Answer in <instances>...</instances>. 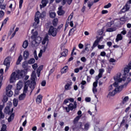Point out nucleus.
Returning a JSON list of instances; mask_svg holds the SVG:
<instances>
[{"label":"nucleus","instance_id":"473e14b6","mask_svg":"<svg viewBox=\"0 0 131 131\" xmlns=\"http://www.w3.org/2000/svg\"><path fill=\"white\" fill-rule=\"evenodd\" d=\"M49 16L50 18L54 19L56 17V13L55 12H50Z\"/></svg>","mask_w":131,"mask_h":131},{"label":"nucleus","instance_id":"bb28decb","mask_svg":"<svg viewBox=\"0 0 131 131\" xmlns=\"http://www.w3.org/2000/svg\"><path fill=\"white\" fill-rule=\"evenodd\" d=\"M90 48H91V43H85V51L89 52L90 51Z\"/></svg>","mask_w":131,"mask_h":131},{"label":"nucleus","instance_id":"c756f323","mask_svg":"<svg viewBox=\"0 0 131 131\" xmlns=\"http://www.w3.org/2000/svg\"><path fill=\"white\" fill-rule=\"evenodd\" d=\"M68 108H69L71 111H72L73 109H76V107H75V106L72 103H70L68 105Z\"/></svg>","mask_w":131,"mask_h":131},{"label":"nucleus","instance_id":"0eeeda50","mask_svg":"<svg viewBox=\"0 0 131 131\" xmlns=\"http://www.w3.org/2000/svg\"><path fill=\"white\" fill-rule=\"evenodd\" d=\"M49 33L50 35L54 37L56 36L57 35V29L54 28L52 26H50L49 30Z\"/></svg>","mask_w":131,"mask_h":131},{"label":"nucleus","instance_id":"79ce46f5","mask_svg":"<svg viewBox=\"0 0 131 131\" xmlns=\"http://www.w3.org/2000/svg\"><path fill=\"white\" fill-rule=\"evenodd\" d=\"M98 82H99V79H96V81L93 83V88L98 86Z\"/></svg>","mask_w":131,"mask_h":131},{"label":"nucleus","instance_id":"f8f14e48","mask_svg":"<svg viewBox=\"0 0 131 131\" xmlns=\"http://www.w3.org/2000/svg\"><path fill=\"white\" fill-rule=\"evenodd\" d=\"M14 111V108H12L11 111H10V106H7L5 107V113H6V114H8V115H10V114H12V113H13V112Z\"/></svg>","mask_w":131,"mask_h":131},{"label":"nucleus","instance_id":"ea45409f","mask_svg":"<svg viewBox=\"0 0 131 131\" xmlns=\"http://www.w3.org/2000/svg\"><path fill=\"white\" fill-rule=\"evenodd\" d=\"M129 99V98L128 97V96H126L124 98V99H123V102L122 103L123 104H125L126 102H127L128 101V99Z\"/></svg>","mask_w":131,"mask_h":131},{"label":"nucleus","instance_id":"dca6fc26","mask_svg":"<svg viewBox=\"0 0 131 131\" xmlns=\"http://www.w3.org/2000/svg\"><path fill=\"white\" fill-rule=\"evenodd\" d=\"M23 58L24 60H27L29 58V52L25 51L24 52Z\"/></svg>","mask_w":131,"mask_h":131},{"label":"nucleus","instance_id":"3c124183","mask_svg":"<svg viewBox=\"0 0 131 131\" xmlns=\"http://www.w3.org/2000/svg\"><path fill=\"white\" fill-rule=\"evenodd\" d=\"M128 35L129 36V41L128 42V43L130 44L131 43V29H130L128 32Z\"/></svg>","mask_w":131,"mask_h":131},{"label":"nucleus","instance_id":"412c9836","mask_svg":"<svg viewBox=\"0 0 131 131\" xmlns=\"http://www.w3.org/2000/svg\"><path fill=\"white\" fill-rule=\"evenodd\" d=\"M68 55V50L64 49L62 53H61V55L62 57H67Z\"/></svg>","mask_w":131,"mask_h":131},{"label":"nucleus","instance_id":"c85d7f7f","mask_svg":"<svg viewBox=\"0 0 131 131\" xmlns=\"http://www.w3.org/2000/svg\"><path fill=\"white\" fill-rule=\"evenodd\" d=\"M71 84L68 83L64 86V89L66 91H68L69 90H71Z\"/></svg>","mask_w":131,"mask_h":131},{"label":"nucleus","instance_id":"1a4fd4ad","mask_svg":"<svg viewBox=\"0 0 131 131\" xmlns=\"http://www.w3.org/2000/svg\"><path fill=\"white\" fill-rule=\"evenodd\" d=\"M39 18H40V13L39 11H37L35 14L34 18L35 24L36 25L39 24Z\"/></svg>","mask_w":131,"mask_h":131},{"label":"nucleus","instance_id":"a878e982","mask_svg":"<svg viewBox=\"0 0 131 131\" xmlns=\"http://www.w3.org/2000/svg\"><path fill=\"white\" fill-rule=\"evenodd\" d=\"M106 32H113V31H116V28H108L106 29Z\"/></svg>","mask_w":131,"mask_h":131},{"label":"nucleus","instance_id":"13d9d810","mask_svg":"<svg viewBox=\"0 0 131 131\" xmlns=\"http://www.w3.org/2000/svg\"><path fill=\"white\" fill-rule=\"evenodd\" d=\"M73 15L74 13L73 12H72V13H71L70 15L69 16L68 20L69 21V20H71V19H72V18H73Z\"/></svg>","mask_w":131,"mask_h":131},{"label":"nucleus","instance_id":"5701e85b","mask_svg":"<svg viewBox=\"0 0 131 131\" xmlns=\"http://www.w3.org/2000/svg\"><path fill=\"white\" fill-rule=\"evenodd\" d=\"M122 36L121 35V34H118L117 35V38L116 39V42H118V41H119V40H122Z\"/></svg>","mask_w":131,"mask_h":131},{"label":"nucleus","instance_id":"c03bdc74","mask_svg":"<svg viewBox=\"0 0 131 131\" xmlns=\"http://www.w3.org/2000/svg\"><path fill=\"white\" fill-rule=\"evenodd\" d=\"M13 105L14 107H17V106H18V101L17 100V99H14L13 100Z\"/></svg>","mask_w":131,"mask_h":131},{"label":"nucleus","instance_id":"a211bd4d","mask_svg":"<svg viewBox=\"0 0 131 131\" xmlns=\"http://www.w3.org/2000/svg\"><path fill=\"white\" fill-rule=\"evenodd\" d=\"M23 86V83L21 81H19L17 83V87L16 89L17 91H20L21 89H22V87Z\"/></svg>","mask_w":131,"mask_h":131},{"label":"nucleus","instance_id":"4c0bfd02","mask_svg":"<svg viewBox=\"0 0 131 131\" xmlns=\"http://www.w3.org/2000/svg\"><path fill=\"white\" fill-rule=\"evenodd\" d=\"M113 24H114V21H113L108 22L106 24V27H111L112 26V25H113Z\"/></svg>","mask_w":131,"mask_h":131},{"label":"nucleus","instance_id":"4d7b16f0","mask_svg":"<svg viewBox=\"0 0 131 131\" xmlns=\"http://www.w3.org/2000/svg\"><path fill=\"white\" fill-rule=\"evenodd\" d=\"M32 66V68L34 70H36V69H37V63H34Z\"/></svg>","mask_w":131,"mask_h":131},{"label":"nucleus","instance_id":"39448f33","mask_svg":"<svg viewBox=\"0 0 131 131\" xmlns=\"http://www.w3.org/2000/svg\"><path fill=\"white\" fill-rule=\"evenodd\" d=\"M27 74V70H18L17 73L16 74V77L18 79L20 78H22L23 76H25Z\"/></svg>","mask_w":131,"mask_h":131},{"label":"nucleus","instance_id":"774afa93","mask_svg":"<svg viewBox=\"0 0 131 131\" xmlns=\"http://www.w3.org/2000/svg\"><path fill=\"white\" fill-rule=\"evenodd\" d=\"M105 46L104 45H98V48L99 50H102V49H104Z\"/></svg>","mask_w":131,"mask_h":131},{"label":"nucleus","instance_id":"6e6d98bb","mask_svg":"<svg viewBox=\"0 0 131 131\" xmlns=\"http://www.w3.org/2000/svg\"><path fill=\"white\" fill-rule=\"evenodd\" d=\"M23 1L24 0H19V9H21L22 8V5H23Z\"/></svg>","mask_w":131,"mask_h":131},{"label":"nucleus","instance_id":"7ed1b4c3","mask_svg":"<svg viewBox=\"0 0 131 131\" xmlns=\"http://www.w3.org/2000/svg\"><path fill=\"white\" fill-rule=\"evenodd\" d=\"M35 78H36V75L34 73H32L31 77V80H28L25 84V85L28 84H32L33 86L36 85V83L35 82Z\"/></svg>","mask_w":131,"mask_h":131},{"label":"nucleus","instance_id":"2eb2a0df","mask_svg":"<svg viewBox=\"0 0 131 131\" xmlns=\"http://www.w3.org/2000/svg\"><path fill=\"white\" fill-rule=\"evenodd\" d=\"M100 40H101V37L98 38L94 41V42L92 47V50H94V48H96V47H97V46H98V45H99V42H100Z\"/></svg>","mask_w":131,"mask_h":131},{"label":"nucleus","instance_id":"6e6552de","mask_svg":"<svg viewBox=\"0 0 131 131\" xmlns=\"http://www.w3.org/2000/svg\"><path fill=\"white\" fill-rule=\"evenodd\" d=\"M12 88L13 86L12 85H8L6 88V96L7 97H12L13 96V92L11 91L12 90Z\"/></svg>","mask_w":131,"mask_h":131},{"label":"nucleus","instance_id":"72a5a7b5","mask_svg":"<svg viewBox=\"0 0 131 131\" xmlns=\"http://www.w3.org/2000/svg\"><path fill=\"white\" fill-rule=\"evenodd\" d=\"M38 35V32H37V31H35L32 36V39H34V38H36V37H37V35Z\"/></svg>","mask_w":131,"mask_h":131},{"label":"nucleus","instance_id":"680f3d73","mask_svg":"<svg viewBox=\"0 0 131 131\" xmlns=\"http://www.w3.org/2000/svg\"><path fill=\"white\" fill-rule=\"evenodd\" d=\"M95 73V70H94L93 69H91L90 71V74H91V75H93V74H94Z\"/></svg>","mask_w":131,"mask_h":131},{"label":"nucleus","instance_id":"2f4dec72","mask_svg":"<svg viewBox=\"0 0 131 131\" xmlns=\"http://www.w3.org/2000/svg\"><path fill=\"white\" fill-rule=\"evenodd\" d=\"M28 47V41L25 40L23 44V48L26 49Z\"/></svg>","mask_w":131,"mask_h":131},{"label":"nucleus","instance_id":"ddd939ff","mask_svg":"<svg viewBox=\"0 0 131 131\" xmlns=\"http://www.w3.org/2000/svg\"><path fill=\"white\" fill-rule=\"evenodd\" d=\"M48 3L49 1L48 0H41L42 5H40V9L41 10L42 8L47 7V5H48Z\"/></svg>","mask_w":131,"mask_h":131},{"label":"nucleus","instance_id":"aec40b11","mask_svg":"<svg viewBox=\"0 0 131 131\" xmlns=\"http://www.w3.org/2000/svg\"><path fill=\"white\" fill-rule=\"evenodd\" d=\"M27 92L28 91V86H29L30 89H31V91L30 92V95H31L32 92H33V90H34V89H35V85H34V86H33V85L29 84L27 85Z\"/></svg>","mask_w":131,"mask_h":131},{"label":"nucleus","instance_id":"49530a36","mask_svg":"<svg viewBox=\"0 0 131 131\" xmlns=\"http://www.w3.org/2000/svg\"><path fill=\"white\" fill-rule=\"evenodd\" d=\"M43 68V66H40L37 70V73L38 72H39L40 73V71L42 70V69Z\"/></svg>","mask_w":131,"mask_h":131},{"label":"nucleus","instance_id":"bf43d9fd","mask_svg":"<svg viewBox=\"0 0 131 131\" xmlns=\"http://www.w3.org/2000/svg\"><path fill=\"white\" fill-rule=\"evenodd\" d=\"M34 56L35 60H38V57L37 56V55L36 54V51H35L34 52Z\"/></svg>","mask_w":131,"mask_h":131},{"label":"nucleus","instance_id":"c9c22d12","mask_svg":"<svg viewBox=\"0 0 131 131\" xmlns=\"http://www.w3.org/2000/svg\"><path fill=\"white\" fill-rule=\"evenodd\" d=\"M28 64H33L35 63V59L34 58H31L28 61Z\"/></svg>","mask_w":131,"mask_h":131},{"label":"nucleus","instance_id":"864d4df0","mask_svg":"<svg viewBox=\"0 0 131 131\" xmlns=\"http://www.w3.org/2000/svg\"><path fill=\"white\" fill-rule=\"evenodd\" d=\"M9 100V98L7 96H5L3 98V102L4 103H6Z\"/></svg>","mask_w":131,"mask_h":131},{"label":"nucleus","instance_id":"338daca9","mask_svg":"<svg viewBox=\"0 0 131 131\" xmlns=\"http://www.w3.org/2000/svg\"><path fill=\"white\" fill-rule=\"evenodd\" d=\"M46 84H47V82L45 80L42 81L41 83V85L42 86H46Z\"/></svg>","mask_w":131,"mask_h":131},{"label":"nucleus","instance_id":"69168bd1","mask_svg":"<svg viewBox=\"0 0 131 131\" xmlns=\"http://www.w3.org/2000/svg\"><path fill=\"white\" fill-rule=\"evenodd\" d=\"M48 42H47L46 46H45L43 47V49L42 50L43 51V52H46V50H47V48L48 47Z\"/></svg>","mask_w":131,"mask_h":131},{"label":"nucleus","instance_id":"9b49d317","mask_svg":"<svg viewBox=\"0 0 131 131\" xmlns=\"http://www.w3.org/2000/svg\"><path fill=\"white\" fill-rule=\"evenodd\" d=\"M41 41V37L38 36L36 37V38L33 39V41H32V46H35L36 43H39Z\"/></svg>","mask_w":131,"mask_h":131},{"label":"nucleus","instance_id":"b1692460","mask_svg":"<svg viewBox=\"0 0 131 131\" xmlns=\"http://www.w3.org/2000/svg\"><path fill=\"white\" fill-rule=\"evenodd\" d=\"M22 60H23V57L22 56V55H20L16 61V65H19V64L21 63V61H22Z\"/></svg>","mask_w":131,"mask_h":131},{"label":"nucleus","instance_id":"8fccbe9b","mask_svg":"<svg viewBox=\"0 0 131 131\" xmlns=\"http://www.w3.org/2000/svg\"><path fill=\"white\" fill-rule=\"evenodd\" d=\"M6 5H2V3L0 2V9L1 10H5L6 9Z\"/></svg>","mask_w":131,"mask_h":131},{"label":"nucleus","instance_id":"f03ea898","mask_svg":"<svg viewBox=\"0 0 131 131\" xmlns=\"http://www.w3.org/2000/svg\"><path fill=\"white\" fill-rule=\"evenodd\" d=\"M118 81H116L113 84V86L115 88L114 91L112 92H109L108 96L109 97H113V96H115L117 93H120L122 90H123V88L124 86H126L127 85V83H125L124 85H121V86L118 85Z\"/></svg>","mask_w":131,"mask_h":131},{"label":"nucleus","instance_id":"e433bc0d","mask_svg":"<svg viewBox=\"0 0 131 131\" xmlns=\"http://www.w3.org/2000/svg\"><path fill=\"white\" fill-rule=\"evenodd\" d=\"M57 14L59 16H63L65 14V11L64 10H59L57 11Z\"/></svg>","mask_w":131,"mask_h":131},{"label":"nucleus","instance_id":"09e8293b","mask_svg":"<svg viewBox=\"0 0 131 131\" xmlns=\"http://www.w3.org/2000/svg\"><path fill=\"white\" fill-rule=\"evenodd\" d=\"M7 130V125L6 124H3L1 128V131H6Z\"/></svg>","mask_w":131,"mask_h":131},{"label":"nucleus","instance_id":"20e7f679","mask_svg":"<svg viewBox=\"0 0 131 131\" xmlns=\"http://www.w3.org/2000/svg\"><path fill=\"white\" fill-rule=\"evenodd\" d=\"M11 60H12V57L11 56H8L6 57L4 61V65L6 66L5 71H8L9 68H10V65L11 64Z\"/></svg>","mask_w":131,"mask_h":131},{"label":"nucleus","instance_id":"e2e57ef3","mask_svg":"<svg viewBox=\"0 0 131 131\" xmlns=\"http://www.w3.org/2000/svg\"><path fill=\"white\" fill-rule=\"evenodd\" d=\"M54 71H55V69L54 68L51 69L49 71V75H51V74H52V73H54Z\"/></svg>","mask_w":131,"mask_h":131},{"label":"nucleus","instance_id":"de8ad7c7","mask_svg":"<svg viewBox=\"0 0 131 131\" xmlns=\"http://www.w3.org/2000/svg\"><path fill=\"white\" fill-rule=\"evenodd\" d=\"M8 20H9V18H6L3 20L1 25V28L3 27V26H4V24H7V22L8 21Z\"/></svg>","mask_w":131,"mask_h":131},{"label":"nucleus","instance_id":"37998d69","mask_svg":"<svg viewBox=\"0 0 131 131\" xmlns=\"http://www.w3.org/2000/svg\"><path fill=\"white\" fill-rule=\"evenodd\" d=\"M46 17V12L43 11L41 14H40V18H41V19H43Z\"/></svg>","mask_w":131,"mask_h":131},{"label":"nucleus","instance_id":"cd10ccee","mask_svg":"<svg viewBox=\"0 0 131 131\" xmlns=\"http://www.w3.org/2000/svg\"><path fill=\"white\" fill-rule=\"evenodd\" d=\"M10 117L8 119V122H11L13 119H14V117H15V115L13 114V113L10 114Z\"/></svg>","mask_w":131,"mask_h":131},{"label":"nucleus","instance_id":"58836bf2","mask_svg":"<svg viewBox=\"0 0 131 131\" xmlns=\"http://www.w3.org/2000/svg\"><path fill=\"white\" fill-rule=\"evenodd\" d=\"M28 66V62H27V61H24L23 63V68H27V67Z\"/></svg>","mask_w":131,"mask_h":131},{"label":"nucleus","instance_id":"6ab92c4d","mask_svg":"<svg viewBox=\"0 0 131 131\" xmlns=\"http://www.w3.org/2000/svg\"><path fill=\"white\" fill-rule=\"evenodd\" d=\"M55 3H56V4H59V3H61L62 6H65V5H66V3H67V0H55Z\"/></svg>","mask_w":131,"mask_h":131},{"label":"nucleus","instance_id":"603ef678","mask_svg":"<svg viewBox=\"0 0 131 131\" xmlns=\"http://www.w3.org/2000/svg\"><path fill=\"white\" fill-rule=\"evenodd\" d=\"M111 6H112L111 3H108L107 5H105L104 6V9H109V8H111Z\"/></svg>","mask_w":131,"mask_h":131},{"label":"nucleus","instance_id":"4be33fe9","mask_svg":"<svg viewBox=\"0 0 131 131\" xmlns=\"http://www.w3.org/2000/svg\"><path fill=\"white\" fill-rule=\"evenodd\" d=\"M49 43V36L46 35L42 41V45H46V42Z\"/></svg>","mask_w":131,"mask_h":131},{"label":"nucleus","instance_id":"0e129e2a","mask_svg":"<svg viewBox=\"0 0 131 131\" xmlns=\"http://www.w3.org/2000/svg\"><path fill=\"white\" fill-rule=\"evenodd\" d=\"M100 56H101V57H105V56H106V52H105V51H102L100 53Z\"/></svg>","mask_w":131,"mask_h":131},{"label":"nucleus","instance_id":"9d476101","mask_svg":"<svg viewBox=\"0 0 131 131\" xmlns=\"http://www.w3.org/2000/svg\"><path fill=\"white\" fill-rule=\"evenodd\" d=\"M129 9H130V6L128 5V4H126L125 5L120 11V14H122V13L127 12Z\"/></svg>","mask_w":131,"mask_h":131},{"label":"nucleus","instance_id":"a18cd8bd","mask_svg":"<svg viewBox=\"0 0 131 131\" xmlns=\"http://www.w3.org/2000/svg\"><path fill=\"white\" fill-rule=\"evenodd\" d=\"M120 21L121 22H126V18L124 16L120 18Z\"/></svg>","mask_w":131,"mask_h":131},{"label":"nucleus","instance_id":"393cba45","mask_svg":"<svg viewBox=\"0 0 131 131\" xmlns=\"http://www.w3.org/2000/svg\"><path fill=\"white\" fill-rule=\"evenodd\" d=\"M80 117H81V115L77 116L73 120V123L74 124H76L77 122H78V121L79 119H80Z\"/></svg>","mask_w":131,"mask_h":131},{"label":"nucleus","instance_id":"a19ab883","mask_svg":"<svg viewBox=\"0 0 131 131\" xmlns=\"http://www.w3.org/2000/svg\"><path fill=\"white\" fill-rule=\"evenodd\" d=\"M89 128H90V124L89 123H87L84 125V130H89Z\"/></svg>","mask_w":131,"mask_h":131},{"label":"nucleus","instance_id":"f257e3e1","mask_svg":"<svg viewBox=\"0 0 131 131\" xmlns=\"http://www.w3.org/2000/svg\"><path fill=\"white\" fill-rule=\"evenodd\" d=\"M129 70H131V61L129 62L127 66H126L124 70V75L122 76L121 78V74H118L116 76L114 77V80L115 81H118V82H121V81H125L126 79V77L125 75L129 72Z\"/></svg>","mask_w":131,"mask_h":131},{"label":"nucleus","instance_id":"f3484780","mask_svg":"<svg viewBox=\"0 0 131 131\" xmlns=\"http://www.w3.org/2000/svg\"><path fill=\"white\" fill-rule=\"evenodd\" d=\"M41 100H42V96L39 95L37 96L36 102L37 104H40V103H41Z\"/></svg>","mask_w":131,"mask_h":131},{"label":"nucleus","instance_id":"f704fd0d","mask_svg":"<svg viewBox=\"0 0 131 131\" xmlns=\"http://www.w3.org/2000/svg\"><path fill=\"white\" fill-rule=\"evenodd\" d=\"M58 24V18H54L53 20V25L56 27Z\"/></svg>","mask_w":131,"mask_h":131},{"label":"nucleus","instance_id":"7c9ffc66","mask_svg":"<svg viewBox=\"0 0 131 131\" xmlns=\"http://www.w3.org/2000/svg\"><path fill=\"white\" fill-rule=\"evenodd\" d=\"M68 66H66L64 67H63L62 70H61V73L63 74V73H66V72H67V71H68Z\"/></svg>","mask_w":131,"mask_h":131},{"label":"nucleus","instance_id":"5fc2aeb1","mask_svg":"<svg viewBox=\"0 0 131 131\" xmlns=\"http://www.w3.org/2000/svg\"><path fill=\"white\" fill-rule=\"evenodd\" d=\"M73 32H74L73 28L70 29L69 32V36H70V35H72V34H73Z\"/></svg>","mask_w":131,"mask_h":131},{"label":"nucleus","instance_id":"052dcab7","mask_svg":"<svg viewBox=\"0 0 131 131\" xmlns=\"http://www.w3.org/2000/svg\"><path fill=\"white\" fill-rule=\"evenodd\" d=\"M121 34H123V35H125L126 34V31L124 28H123V31L121 32Z\"/></svg>","mask_w":131,"mask_h":131},{"label":"nucleus","instance_id":"4468645a","mask_svg":"<svg viewBox=\"0 0 131 131\" xmlns=\"http://www.w3.org/2000/svg\"><path fill=\"white\" fill-rule=\"evenodd\" d=\"M16 78L17 77H16V73L15 72L12 73L10 79V82H11V83H13V82H14V80H15Z\"/></svg>","mask_w":131,"mask_h":131},{"label":"nucleus","instance_id":"423d86ee","mask_svg":"<svg viewBox=\"0 0 131 131\" xmlns=\"http://www.w3.org/2000/svg\"><path fill=\"white\" fill-rule=\"evenodd\" d=\"M26 93H27V85H25L24 86L23 93L20 94L18 98L20 101H22V100L25 99V97H26Z\"/></svg>","mask_w":131,"mask_h":131}]
</instances>
